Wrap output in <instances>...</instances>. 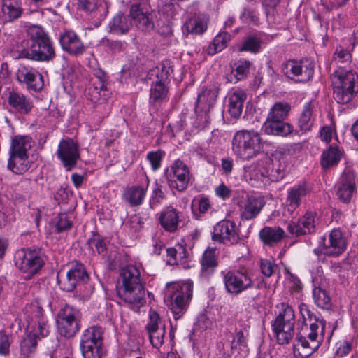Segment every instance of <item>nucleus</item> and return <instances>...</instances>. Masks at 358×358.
I'll return each instance as SVG.
<instances>
[{
    "label": "nucleus",
    "mask_w": 358,
    "mask_h": 358,
    "mask_svg": "<svg viewBox=\"0 0 358 358\" xmlns=\"http://www.w3.org/2000/svg\"><path fill=\"white\" fill-rule=\"evenodd\" d=\"M120 276L121 284L117 286L118 296L137 308L143 306L146 303L145 289L138 268L135 266H127L122 268Z\"/></svg>",
    "instance_id": "obj_1"
},
{
    "label": "nucleus",
    "mask_w": 358,
    "mask_h": 358,
    "mask_svg": "<svg viewBox=\"0 0 358 358\" xmlns=\"http://www.w3.org/2000/svg\"><path fill=\"white\" fill-rule=\"evenodd\" d=\"M333 97L339 104L349 103L358 93V74L338 68L331 76Z\"/></svg>",
    "instance_id": "obj_2"
},
{
    "label": "nucleus",
    "mask_w": 358,
    "mask_h": 358,
    "mask_svg": "<svg viewBox=\"0 0 358 358\" xmlns=\"http://www.w3.org/2000/svg\"><path fill=\"white\" fill-rule=\"evenodd\" d=\"M278 308L279 313L271 322L272 331L280 345L287 344L294 334L295 315L291 306L280 303Z\"/></svg>",
    "instance_id": "obj_3"
},
{
    "label": "nucleus",
    "mask_w": 358,
    "mask_h": 358,
    "mask_svg": "<svg viewBox=\"0 0 358 358\" xmlns=\"http://www.w3.org/2000/svg\"><path fill=\"white\" fill-rule=\"evenodd\" d=\"M263 148V141L258 132L254 130L237 131L232 141V149L240 157L250 159L255 157Z\"/></svg>",
    "instance_id": "obj_4"
},
{
    "label": "nucleus",
    "mask_w": 358,
    "mask_h": 358,
    "mask_svg": "<svg viewBox=\"0 0 358 358\" xmlns=\"http://www.w3.org/2000/svg\"><path fill=\"white\" fill-rule=\"evenodd\" d=\"M15 266L26 275V280L31 279L43 267L44 255L39 248H23L17 250L14 256Z\"/></svg>",
    "instance_id": "obj_5"
},
{
    "label": "nucleus",
    "mask_w": 358,
    "mask_h": 358,
    "mask_svg": "<svg viewBox=\"0 0 358 358\" xmlns=\"http://www.w3.org/2000/svg\"><path fill=\"white\" fill-rule=\"evenodd\" d=\"M82 314L80 310L65 304L59 310L57 323L59 333L66 338L73 337L80 329Z\"/></svg>",
    "instance_id": "obj_6"
},
{
    "label": "nucleus",
    "mask_w": 358,
    "mask_h": 358,
    "mask_svg": "<svg viewBox=\"0 0 358 358\" xmlns=\"http://www.w3.org/2000/svg\"><path fill=\"white\" fill-rule=\"evenodd\" d=\"M171 310L175 320H178L187 310L193 294V283L186 282L175 284L170 289Z\"/></svg>",
    "instance_id": "obj_7"
},
{
    "label": "nucleus",
    "mask_w": 358,
    "mask_h": 358,
    "mask_svg": "<svg viewBox=\"0 0 358 358\" xmlns=\"http://www.w3.org/2000/svg\"><path fill=\"white\" fill-rule=\"evenodd\" d=\"M221 275L227 292L232 295L238 296L254 287L251 274L245 271H223Z\"/></svg>",
    "instance_id": "obj_8"
},
{
    "label": "nucleus",
    "mask_w": 358,
    "mask_h": 358,
    "mask_svg": "<svg viewBox=\"0 0 358 358\" xmlns=\"http://www.w3.org/2000/svg\"><path fill=\"white\" fill-rule=\"evenodd\" d=\"M172 69L170 66L161 64L152 71L156 80L153 81L150 89V102L154 104H159L167 101L169 82V76Z\"/></svg>",
    "instance_id": "obj_9"
},
{
    "label": "nucleus",
    "mask_w": 358,
    "mask_h": 358,
    "mask_svg": "<svg viewBox=\"0 0 358 358\" xmlns=\"http://www.w3.org/2000/svg\"><path fill=\"white\" fill-rule=\"evenodd\" d=\"M324 332L317 324H310L307 337L297 335L294 345V352H298L301 358H307L313 354L324 340Z\"/></svg>",
    "instance_id": "obj_10"
},
{
    "label": "nucleus",
    "mask_w": 358,
    "mask_h": 358,
    "mask_svg": "<svg viewBox=\"0 0 358 358\" xmlns=\"http://www.w3.org/2000/svg\"><path fill=\"white\" fill-rule=\"evenodd\" d=\"M18 53V58L41 62H49L56 57L52 40L38 44H30L27 48L19 50Z\"/></svg>",
    "instance_id": "obj_11"
},
{
    "label": "nucleus",
    "mask_w": 358,
    "mask_h": 358,
    "mask_svg": "<svg viewBox=\"0 0 358 358\" xmlns=\"http://www.w3.org/2000/svg\"><path fill=\"white\" fill-rule=\"evenodd\" d=\"M282 71L290 78L298 76L297 80L304 83L308 81L313 77L314 64L308 59L300 61L289 60L282 64Z\"/></svg>",
    "instance_id": "obj_12"
},
{
    "label": "nucleus",
    "mask_w": 358,
    "mask_h": 358,
    "mask_svg": "<svg viewBox=\"0 0 358 358\" xmlns=\"http://www.w3.org/2000/svg\"><path fill=\"white\" fill-rule=\"evenodd\" d=\"M212 239L223 244L234 245L240 240L236 223L229 220H222L213 227Z\"/></svg>",
    "instance_id": "obj_13"
},
{
    "label": "nucleus",
    "mask_w": 358,
    "mask_h": 358,
    "mask_svg": "<svg viewBox=\"0 0 358 358\" xmlns=\"http://www.w3.org/2000/svg\"><path fill=\"white\" fill-rule=\"evenodd\" d=\"M89 278L85 266L76 262L73 263L65 278L62 279L59 275L57 276V283L62 290L71 292L76 288L77 284L86 283Z\"/></svg>",
    "instance_id": "obj_14"
},
{
    "label": "nucleus",
    "mask_w": 358,
    "mask_h": 358,
    "mask_svg": "<svg viewBox=\"0 0 358 358\" xmlns=\"http://www.w3.org/2000/svg\"><path fill=\"white\" fill-rule=\"evenodd\" d=\"M57 155L67 171L76 167L80 157L78 145L71 138L62 139L59 142Z\"/></svg>",
    "instance_id": "obj_15"
},
{
    "label": "nucleus",
    "mask_w": 358,
    "mask_h": 358,
    "mask_svg": "<svg viewBox=\"0 0 358 358\" xmlns=\"http://www.w3.org/2000/svg\"><path fill=\"white\" fill-rule=\"evenodd\" d=\"M168 176L169 185L178 192H183L188 186L191 176L189 167L181 160L175 161Z\"/></svg>",
    "instance_id": "obj_16"
},
{
    "label": "nucleus",
    "mask_w": 358,
    "mask_h": 358,
    "mask_svg": "<svg viewBox=\"0 0 358 358\" xmlns=\"http://www.w3.org/2000/svg\"><path fill=\"white\" fill-rule=\"evenodd\" d=\"M29 313L28 318L31 320L29 325L33 328V333L38 340L46 337L49 334V327L48 321L43 315V309L37 302L31 303L29 308H27Z\"/></svg>",
    "instance_id": "obj_17"
},
{
    "label": "nucleus",
    "mask_w": 358,
    "mask_h": 358,
    "mask_svg": "<svg viewBox=\"0 0 358 358\" xmlns=\"http://www.w3.org/2000/svg\"><path fill=\"white\" fill-rule=\"evenodd\" d=\"M18 82L24 84L29 91L41 92L44 87L43 76L36 69L21 66L16 73Z\"/></svg>",
    "instance_id": "obj_18"
},
{
    "label": "nucleus",
    "mask_w": 358,
    "mask_h": 358,
    "mask_svg": "<svg viewBox=\"0 0 358 358\" xmlns=\"http://www.w3.org/2000/svg\"><path fill=\"white\" fill-rule=\"evenodd\" d=\"M322 239L324 241L325 256L338 257L346 250V240L340 229H332L328 236V238L322 236Z\"/></svg>",
    "instance_id": "obj_19"
},
{
    "label": "nucleus",
    "mask_w": 358,
    "mask_h": 358,
    "mask_svg": "<svg viewBox=\"0 0 358 358\" xmlns=\"http://www.w3.org/2000/svg\"><path fill=\"white\" fill-rule=\"evenodd\" d=\"M312 192L311 185L303 181L291 187L287 190L286 203L287 210L292 213Z\"/></svg>",
    "instance_id": "obj_20"
},
{
    "label": "nucleus",
    "mask_w": 358,
    "mask_h": 358,
    "mask_svg": "<svg viewBox=\"0 0 358 358\" xmlns=\"http://www.w3.org/2000/svg\"><path fill=\"white\" fill-rule=\"evenodd\" d=\"M59 41L62 50L71 55H80L86 51V46L73 31L64 30L60 34Z\"/></svg>",
    "instance_id": "obj_21"
},
{
    "label": "nucleus",
    "mask_w": 358,
    "mask_h": 358,
    "mask_svg": "<svg viewBox=\"0 0 358 358\" xmlns=\"http://www.w3.org/2000/svg\"><path fill=\"white\" fill-rule=\"evenodd\" d=\"M181 216V212L172 206H168L158 214L157 220L166 231L174 233L180 227Z\"/></svg>",
    "instance_id": "obj_22"
},
{
    "label": "nucleus",
    "mask_w": 358,
    "mask_h": 358,
    "mask_svg": "<svg viewBox=\"0 0 358 358\" xmlns=\"http://www.w3.org/2000/svg\"><path fill=\"white\" fill-rule=\"evenodd\" d=\"M220 89V85L217 83L202 87L201 92L197 96L196 110H211L216 103Z\"/></svg>",
    "instance_id": "obj_23"
},
{
    "label": "nucleus",
    "mask_w": 358,
    "mask_h": 358,
    "mask_svg": "<svg viewBox=\"0 0 358 358\" xmlns=\"http://www.w3.org/2000/svg\"><path fill=\"white\" fill-rule=\"evenodd\" d=\"M355 173L352 171H345L341 176L340 184L337 189L338 199L344 202L349 203L356 189Z\"/></svg>",
    "instance_id": "obj_24"
},
{
    "label": "nucleus",
    "mask_w": 358,
    "mask_h": 358,
    "mask_svg": "<svg viewBox=\"0 0 358 358\" xmlns=\"http://www.w3.org/2000/svg\"><path fill=\"white\" fill-rule=\"evenodd\" d=\"M286 165L280 160L267 158L261 167V177H266L267 180L278 182L285 176Z\"/></svg>",
    "instance_id": "obj_25"
},
{
    "label": "nucleus",
    "mask_w": 358,
    "mask_h": 358,
    "mask_svg": "<svg viewBox=\"0 0 358 358\" xmlns=\"http://www.w3.org/2000/svg\"><path fill=\"white\" fill-rule=\"evenodd\" d=\"M227 98V112L234 119L239 118L247 99V94L242 89L235 88L229 92Z\"/></svg>",
    "instance_id": "obj_26"
},
{
    "label": "nucleus",
    "mask_w": 358,
    "mask_h": 358,
    "mask_svg": "<svg viewBox=\"0 0 358 358\" xmlns=\"http://www.w3.org/2000/svg\"><path fill=\"white\" fill-rule=\"evenodd\" d=\"M129 15L136 27L143 31H150L154 28L150 14L144 12L139 3H133L130 7Z\"/></svg>",
    "instance_id": "obj_27"
},
{
    "label": "nucleus",
    "mask_w": 358,
    "mask_h": 358,
    "mask_svg": "<svg viewBox=\"0 0 358 358\" xmlns=\"http://www.w3.org/2000/svg\"><path fill=\"white\" fill-rule=\"evenodd\" d=\"M262 129L267 134L283 137L294 131V127L289 123L285 122V120H266Z\"/></svg>",
    "instance_id": "obj_28"
},
{
    "label": "nucleus",
    "mask_w": 358,
    "mask_h": 358,
    "mask_svg": "<svg viewBox=\"0 0 358 358\" xmlns=\"http://www.w3.org/2000/svg\"><path fill=\"white\" fill-rule=\"evenodd\" d=\"M313 106L312 103L307 102L304 104L301 115L298 120V128L294 132L295 135H300L306 134L312 130L314 124V120L313 118Z\"/></svg>",
    "instance_id": "obj_29"
},
{
    "label": "nucleus",
    "mask_w": 358,
    "mask_h": 358,
    "mask_svg": "<svg viewBox=\"0 0 358 358\" xmlns=\"http://www.w3.org/2000/svg\"><path fill=\"white\" fill-rule=\"evenodd\" d=\"M264 205L265 202L261 197H248L241 210V219L250 220L255 218Z\"/></svg>",
    "instance_id": "obj_30"
},
{
    "label": "nucleus",
    "mask_w": 358,
    "mask_h": 358,
    "mask_svg": "<svg viewBox=\"0 0 358 358\" xmlns=\"http://www.w3.org/2000/svg\"><path fill=\"white\" fill-rule=\"evenodd\" d=\"M132 26L129 17L124 13H118L109 22L108 32L115 35H123L128 33Z\"/></svg>",
    "instance_id": "obj_31"
},
{
    "label": "nucleus",
    "mask_w": 358,
    "mask_h": 358,
    "mask_svg": "<svg viewBox=\"0 0 358 358\" xmlns=\"http://www.w3.org/2000/svg\"><path fill=\"white\" fill-rule=\"evenodd\" d=\"M208 28V20L201 16L190 17L182 25V30L184 35H201Z\"/></svg>",
    "instance_id": "obj_32"
},
{
    "label": "nucleus",
    "mask_w": 358,
    "mask_h": 358,
    "mask_svg": "<svg viewBox=\"0 0 358 358\" xmlns=\"http://www.w3.org/2000/svg\"><path fill=\"white\" fill-rule=\"evenodd\" d=\"M146 192L147 187L133 185L124 191L122 199L130 206H138L142 204Z\"/></svg>",
    "instance_id": "obj_33"
},
{
    "label": "nucleus",
    "mask_w": 358,
    "mask_h": 358,
    "mask_svg": "<svg viewBox=\"0 0 358 358\" xmlns=\"http://www.w3.org/2000/svg\"><path fill=\"white\" fill-rule=\"evenodd\" d=\"M8 168L15 174L25 173L31 166L28 154L9 153Z\"/></svg>",
    "instance_id": "obj_34"
},
{
    "label": "nucleus",
    "mask_w": 358,
    "mask_h": 358,
    "mask_svg": "<svg viewBox=\"0 0 358 358\" xmlns=\"http://www.w3.org/2000/svg\"><path fill=\"white\" fill-rule=\"evenodd\" d=\"M79 9L92 14L99 20L104 19L107 13L106 8L102 3V0H78Z\"/></svg>",
    "instance_id": "obj_35"
},
{
    "label": "nucleus",
    "mask_w": 358,
    "mask_h": 358,
    "mask_svg": "<svg viewBox=\"0 0 358 358\" xmlns=\"http://www.w3.org/2000/svg\"><path fill=\"white\" fill-rule=\"evenodd\" d=\"M8 104L20 113H29L32 107V102L23 94L12 91L8 97Z\"/></svg>",
    "instance_id": "obj_36"
},
{
    "label": "nucleus",
    "mask_w": 358,
    "mask_h": 358,
    "mask_svg": "<svg viewBox=\"0 0 358 358\" xmlns=\"http://www.w3.org/2000/svg\"><path fill=\"white\" fill-rule=\"evenodd\" d=\"M201 274L203 276H208L212 274L218 265L216 249L208 248L203 252L201 259Z\"/></svg>",
    "instance_id": "obj_37"
},
{
    "label": "nucleus",
    "mask_w": 358,
    "mask_h": 358,
    "mask_svg": "<svg viewBox=\"0 0 358 358\" xmlns=\"http://www.w3.org/2000/svg\"><path fill=\"white\" fill-rule=\"evenodd\" d=\"M284 234V230L279 227H264L260 230L259 234L264 244L272 246L282 240Z\"/></svg>",
    "instance_id": "obj_38"
},
{
    "label": "nucleus",
    "mask_w": 358,
    "mask_h": 358,
    "mask_svg": "<svg viewBox=\"0 0 358 358\" xmlns=\"http://www.w3.org/2000/svg\"><path fill=\"white\" fill-rule=\"evenodd\" d=\"M2 13L6 21L11 22L19 18L22 13L20 0H3Z\"/></svg>",
    "instance_id": "obj_39"
},
{
    "label": "nucleus",
    "mask_w": 358,
    "mask_h": 358,
    "mask_svg": "<svg viewBox=\"0 0 358 358\" xmlns=\"http://www.w3.org/2000/svg\"><path fill=\"white\" fill-rule=\"evenodd\" d=\"M32 138L27 135L15 136L11 141L9 153L28 154L32 147Z\"/></svg>",
    "instance_id": "obj_40"
},
{
    "label": "nucleus",
    "mask_w": 358,
    "mask_h": 358,
    "mask_svg": "<svg viewBox=\"0 0 358 358\" xmlns=\"http://www.w3.org/2000/svg\"><path fill=\"white\" fill-rule=\"evenodd\" d=\"M103 334L101 327H89L83 332L80 344H103Z\"/></svg>",
    "instance_id": "obj_41"
},
{
    "label": "nucleus",
    "mask_w": 358,
    "mask_h": 358,
    "mask_svg": "<svg viewBox=\"0 0 358 358\" xmlns=\"http://www.w3.org/2000/svg\"><path fill=\"white\" fill-rule=\"evenodd\" d=\"M26 27L27 34L31 41V44H38L52 40L41 25L30 24Z\"/></svg>",
    "instance_id": "obj_42"
},
{
    "label": "nucleus",
    "mask_w": 358,
    "mask_h": 358,
    "mask_svg": "<svg viewBox=\"0 0 358 358\" xmlns=\"http://www.w3.org/2000/svg\"><path fill=\"white\" fill-rule=\"evenodd\" d=\"M301 317L303 320V323L306 325V322L310 324H315L318 326L322 331L324 332L326 322L320 317L315 315L308 307V306L304 303H301L299 306Z\"/></svg>",
    "instance_id": "obj_43"
},
{
    "label": "nucleus",
    "mask_w": 358,
    "mask_h": 358,
    "mask_svg": "<svg viewBox=\"0 0 358 358\" xmlns=\"http://www.w3.org/2000/svg\"><path fill=\"white\" fill-rule=\"evenodd\" d=\"M342 152L337 146L330 145L324 150L321 157V165L324 169L336 166L341 160Z\"/></svg>",
    "instance_id": "obj_44"
},
{
    "label": "nucleus",
    "mask_w": 358,
    "mask_h": 358,
    "mask_svg": "<svg viewBox=\"0 0 358 358\" xmlns=\"http://www.w3.org/2000/svg\"><path fill=\"white\" fill-rule=\"evenodd\" d=\"M313 298L315 304L325 310H329L331 307V299L327 291L320 287H315L313 290Z\"/></svg>",
    "instance_id": "obj_45"
},
{
    "label": "nucleus",
    "mask_w": 358,
    "mask_h": 358,
    "mask_svg": "<svg viewBox=\"0 0 358 358\" xmlns=\"http://www.w3.org/2000/svg\"><path fill=\"white\" fill-rule=\"evenodd\" d=\"M37 339L31 334H27L20 343V355L22 358H28L36 352Z\"/></svg>",
    "instance_id": "obj_46"
},
{
    "label": "nucleus",
    "mask_w": 358,
    "mask_h": 358,
    "mask_svg": "<svg viewBox=\"0 0 358 358\" xmlns=\"http://www.w3.org/2000/svg\"><path fill=\"white\" fill-rule=\"evenodd\" d=\"M230 34L227 32L218 34L208 48V52L210 55H215L227 47V42L230 40Z\"/></svg>",
    "instance_id": "obj_47"
},
{
    "label": "nucleus",
    "mask_w": 358,
    "mask_h": 358,
    "mask_svg": "<svg viewBox=\"0 0 358 358\" xmlns=\"http://www.w3.org/2000/svg\"><path fill=\"white\" fill-rule=\"evenodd\" d=\"M107 90H101L96 85L93 84L92 87L89 88V96L90 99L94 103H99L96 106V111L99 109H106L108 104L103 103L101 101L106 100Z\"/></svg>",
    "instance_id": "obj_48"
},
{
    "label": "nucleus",
    "mask_w": 358,
    "mask_h": 358,
    "mask_svg": "<svg viewBox=\"0 0 358 358\" xmlns=\"http://www.w3.org/2000/svg\"><path fill=\"white\" fill-rule=\"evenodd\" d=\"M289 110L290 106L287 103H277L271 109L266 120H285Z\"/></svg>",
    "instance_id": "obj_49"
},
{
    "label": "nucleus",
    "mask_w": 358,
    "mask_h": 358,
    "mask_svg": "<svg viewBox=\"0 0 358 358\" xmlns=\"http://www.w3.org/2000/svg\"><path fill=\"white\" fill-rule=\"evenodd\" d=\"M84 358H101L103 354V344H80Z\"/></svg>",
    "instance_id": "obj_50"
},
{
    "label": "nucleus",
    "mask_w": 358,
    "mask_h": 358,
    "mask_svg": "<svg viewBox=\"0 0 358 358\" xmlns=\"http://www.w3.org/2000/svg\"><path fill=\"white\" fill-rule=\"evenodd\" d=\"M87 245L89 248L94 250V247L96 251L99 255H105L107 250V243L106 238L101 236L96 232L92 233V236L87 241Z\"/></svg>",
    "instance_id": "obj_51"
},
{
    "label": "nucleus",
    "mask_w": 358,
    "mask_h": 358,
    "mask_svg": "<svg viewBox=\"0 0 358 358\" xmlns=\"http://www.w3.org/2000/svg\"><path fill=\"white\" fill-rule=\"evenodd\" d=\"M262 40L257 36H248L243 41L239 51H248L257 53L261 49Z\"/></svg>",
    "instance_id": "obj_52"
},
{
    "label": "nucleus",
    "mask_w": 358,
    "mask_h": 358,
    "mask_svg": "<svg viewBox=\"0 0 358 358\" xmlns=\"http://www.w3.org/2000/svg\"><path fill=\"white\" fill-rule=\"evenodd\" d=\"M317 213L314 211L308 210L306 213L300 217L301 224L305 228L304 230L306 231L308 234H314L316 231V224H317Z\"/></svg>",
    "instance_id": "obj_53"
},
{
    "label": "nucleus",
    "mask_w": 358,
    "mask_h": 358,
    "mask_svg": "<svg viewBox=\"0 0 358 358\" xmlns=\"http://www.w3.org/2000/svg\"><path fill=\"white\" fill-rule=\"evenodd\" d=\"M234 65L235 69L232 71V73H234L236 80L245 79L249 73L251 62L248 60H239Z\"/></svg>",
    "instance_id": "obj_54"
},
{
    "label": "nucleus",
    "mask_w": 358,
    "mask_h": 358,
    "mask_svg": "<svg viewBox=\"0 0 358 358\" xmlns=\"http://www.w3.org/2000/svg\"><path fill=\"white\" fill-rule=\"evenodd\" d=\"M279 2L280 0H264L263 1L267 21L269 24L275 23V14L276 12V6Z\"/></svg>",
    "instance_id": "obj_55"
},
{
    "label": "nucleus",
    "mask_w": 358,
    "mask_h": 358,
    "mask_svg": "<svg viewBox=\"0 0 358 358\" xmlns=\"http://www.w3.org/2000/svg\"><path fill=\"white\" fill-rule=\"evenodd\" d=\"M13 343L12 335L5 330L0 331V355L7 356L10 354V348Z\"/></svg>",
    "instance_id": "obj_56"
},
{
    "label": "nucleus",
    "mask_w": 358,
    "mask_h": 358,
    "mask_svg": "<svg viewBox=\"0 0 358 358\" xmlns=\"http://www.w3.org/2000/svg\"><path fill=\"white\" fill-rule=\"evenodd\" d=\"M259 266L262 273L268 278L272 276L278 268L273 261L267 259H261Z\"/></svg>",
    "instance_id": "obj_57"
},
{
    "label": "nucleus",
    "mask_w": 358,
    "mask_h": 358,
    "mask_svg": "<svg viewBox=\"0 0 358 358\" xmlns=\"http://www.w3.org/2000/svg\"><path fill=\"white\" fill-rule=\"evenodd\" d=\"M149 338L153 347L159 348L164 343L165 334V325H162L160 329L149 331Z\"/></svg>",
    "instance_id": "obj_58"
},
{
    "label": "nucleus",
    "mask_w": 358,
    "mask_h": 358,
    "mask_svg": "<svg viewBox=\"0 0 358 358\" xmlns=\"http://www.w3.org/2000/svg\"><path fill=\"white\" fill-rule=\"evenodd\" d=\"M210 110H203L201 108L196 110V106H195V113L196 114V121L199 127L205 128L210 124L211 120Z\"/></svg>",
    "instance_id": "obj_59"
},
{
    "label": "nucleus",
    "mask_w": 358,
    "mask_h": 358,
    "mask_svg": "<svg viewBox=\"0 0 358 358\" xmlns=\"http://www.w3.org/2000/svg\"><path fill=\"white\" fill-rule=\"evenodd\" d=\"M56 231L60 233L71 227V222L66 213L59 214L55 219Z\"/></svg>",
    "instance_id": "obj_60"
},
{
    "label": "nucleus",
    "mask_w": 358,
    "mask_h": 358,
    "mask_svg": "<svg viewBox=\"0 0 358 358\" xmlns=\"http://www.w3.org/2000/svg\"><path fill=\"white\" fill-rule=\"evenodd\" d=\"M304 227L301 224V220L299 218L297 220H292L287 225V231L290 234L296 237L308 234Z\"/></svg>",
    "instance_id": "obj_61"
},
{
    "label": "nucleus",
    "mask_w": 358,
    "mask_h": 358,
    "mask_svg": "<svg viewBox=\"0 0 358 358\" xmlns=\"http://www.w3.org/2000/svg\"><path fill=\"white\" fill-rule=\"evenodd\" d=\"M164 155V152L162 150L148 153L147 159L150 162L152 169L154 171L157 170L160 167Z\"/></svg>",
    "instance_id": "obj_62"
},
{
    "label": "nucleus",
    "mask_w": 358,
    "mask_h": 358,
    "mask_svg": "<svg viewBox=\"0 0 358 358\" xmlns=\"http://www.w3.org/2000/svg\"><path fill=\"white\" fill-rule=\"evenodd\" d=\"M237 345L239 346L241 350H243L244 348H247L246 336L245 334V331L243 329L236 331V334H234L233 341L231 342V350L236 348Z\"/></svg>",
    "instance_id": "obj_63"
},
{
    "label": "nucleus",
    "mask_w": 358,
    "mask_h": 358,
    "mask_svg": "<svg viewBox=\"0 0 358 358\" xmlns=\"http://www.w3.org/2000/svg\"><path fill=\"white\" fill-rule=\"evenodd\" d=\"M162 325L159 314L155 311H150L149 322L146 325L148 331H152L153 330L160 329Z\"/></svg>",
    "instance_id": "obj_64"
}]
</instances>
